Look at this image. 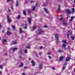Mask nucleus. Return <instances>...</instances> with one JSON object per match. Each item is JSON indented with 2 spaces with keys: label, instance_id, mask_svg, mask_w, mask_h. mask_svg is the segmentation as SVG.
I'll return each instance as SVG.
<instances>
[{
  "label": "nucleus",
  "instance_id": "nucleus-1",
  "mask_svg": "<svg viewBox=\"0 0 75 75\" xmlns=\"http://www.w3.org/2000/svg\"><path fill=\"white\" fill-rule=\"evenodd\" d=\"M54 35L55 36V38L56 39V42H59V41L58 40V38H59V37H58V35L57 34H55Z\"/></svg>",
  "mask_w": 75,
  "mask_h": 75
},
{
  "label": "nucleus",
  "instance_id": "nucleus-2",
  "mask_svg": "<svg viewBox=\"0 0 75 75\" xmlns=\"http://www.w3.org/2000/svg\"><path fill=\"white\" fill-rule=\"evenodd\" d=\"M19 58L20 59H21L22 58V57H21V55L23 54V52L21 50H20L19 53Z\"/></svg>",
  "mask_w": 75,
  "mask_h": 75
},
{
  "label": "nucleus",
  "instance_id": "nucleus-3",
  "mask_svg": "<svg viewBox=\"0 0 75 75\" xmlns=\"http://www.w3.org/2000/svg\"><path fill=\"white\" fill-rule=\"evenodd\" d=\"M7 18L8 23H11V19H10V18L8 15H7Z\"/></svg>",
  "mask_w": 75,
  "mask_h": 75
},
{
  "label": "nucleus",
  "instance_id": "nucleus-4",
  "mask_svg": "<svg viewBox=\"0 0 75 75\" xmlns=\"http://www.w3.org/2000/svg\"><path fill=\"white\" fill-rule=\"evenodd\" d=\"M66 11H67V13L68 14H71L72 12H71V11L69 9H66Z\"/></svg>",
  "mask_w": 75,
  "mask_h": 75
},
{
  "label": "nucleus",
  "instance_id": "nucleus-5",
  "mask_svg": "<svg viewBox=\"0 0 75 75\" xmlns=\"http://www.w3.org/2000/svg\"><path fill=\"white\" fill-rule=\"evenodd\" d=\"M43 33L44 31L42 29H40L38 31V34H42Z\"/></svg>",
  "mask_w": 75,
  "mask_h": 75
},
{
  "label": "nucleus",
  "instance_id": "nucleus-6",
  "mask_svg": "<svg viewBox=\"0 0 75 75\" xmlns=\"http://www.w3.org/2000/svg\"><path fill=\"white\" fill-rule=\"evenodd\" d=\"M63 25H64V26H67V23L66 21H64L62 23Z\"/></svg>",
  "mask_w": 75,
  "mask_h": 75
},
{
  "label": "nucleus",
  "instance_id": "nucleus-7",
  "mask_svg": "<svg viewBox=\"0 0 75 75\" xmlns=\"http://www.w3.org/2000/svg\"><path fill=\"white\" fill-rule=\"evenodd\" d=\"M6 42H7V40L4 39L2 40L3 44H4Z\"/></svg>",
  "mask_w": 75,
  "mask_h": 75
},
{
  "label": "nucleus",
  "instance_id": "nucleus-8",
  "mask_svg": "<svg viewBox=\"0 0 75 75\" xmlns=\"http://www.w3.org/2000/svg\"><path fill=\"white\" fill-rule=\"evenodd\" d=\"M38 68L39 69H41V68H42V63L39 64Z\"/></svg>",
  "mask_w": 75,
  "mask_h": 75
},
{
  "label": "nucleus",
  "instance_id": "nucleus-9",
  "mask_svg": "<svg viewBox=\"0 0 75 75\" xmlns=\"http://www.w3.org/2000/svg\"><path fill=\"white\" fill-rule=\"evenodd\" d=\"M64 66L63 67V69L64 70V69H65V68H66V67L65 66V65H67V63L65 62V63L64 64Z\"/></svg>",
  "mask_w": 75,
  "mask_h": 75
},
{
  "label": "nucleus",
  "instance_id": "nucleus-10",
  "mask_svg": "<svg viewBox=\"0 0 75 75\" xmlns=\"http://www.w3.org/2000/svg\"><path fill=\"white\" fill-rule=\"evenodd\" d=\"M66 46H67V44L66 43H63L62 45V47L63 48H66Z\"/></svg>",
  "mask_w": 75,
  "mask_h": 75
},
{
  "label": "nucleus",
  "instance_id": "nucleus-11",
  "mask_svg": "<svg viewBox=\"0 0 75 75\" xmlns=\"http://www.w3.org/2000/svg\"><path fill=\"white\" fill-rule=\"evenodd\" d=\"M31 18H28V23H29V24H31Z\"/></svg>",
  "mask_w": 75,
  "mask_h": 75
},
{
  "label": "nucleus",
  "instance_id": "nucleus-12",
  "mask_svg": "<svg viewBox=\"0 0 75 75\" xmlns=\"http://www.w3.org/2000/svg\"><path fill=\"white\" fill-rule=\"evenodd\" d=\"M64 58V57H60L59 58V61H63V58Z\"/></svg>",
  "mask_w": 75,
  "mask_h": 75
},
{
  "label": "nucleus",
  "instance_id": "nucleus-13",
  "mask_svg": "<svg viewBox=\"0 0 75 75\" xmlns=\"http://www.w3.org/2000/svg\"><path fill=\"white\" fill-rule=\"evenodd\" d=\"M70 34H71V33L70 32V31H69L67 32V36L68 38H69V35H70Z\"/></svg>",
  "mask_w": 75,
  "mask_h": 75
},
{
  "label": "nucleus",
  "instance_id": "nucleus-14",
  "mask_svg": "<svg viewBox=\"0 0 75 75\" xmlns=\"http://www.w3.org/2000/svg\"><path fill=\"white\" fill-rule=\"evenodd\" d=\"M17 43L16 41H12L11 42L12 44H16Z\"/></svg>",
  "mask_w": 75,
  "mask_h": 75
},
{
  "label": "nucleus",
  "instance_id": "nucleus-15",
  "mask_svg": "<svg viewBox=\"0 0 75 75\" xmlns=\"http://www.w3.org/2000/svg\"><path fill=\"white\" fill-rule=\"evenodd\" d=\"M19 33L20 34H21L23 33V30H22V29L21 28H19Z\"/></svg>",
  "mask_w": 75,
  "mask_h": 75
},
{
  "label": "nucleus",
  "instance_id": "nucleus-16",
  "mask_svg": "<svg viewBox=\"0 0 75 75\" xmlns=\"http://www.w3.org/2000/svg\"><path fill=\"white\" fill-rule=\"evenodd\" d=\"M22 26L25 29L27 28V25L23 24H22Z\"/></svg>",
  "mask_w": 75,
  "mask_h": 75
},
{
  "label": "nucleus",
  "instance_id": "nucleus-17",
  "mask_svg": "<svg viewBox=\"0 0 75 75\" xmlns=\"http://www.w3.org/2000/svg\"><path fill=\"white\" fill-rule=\"evenodd\" d=\"M71 13H72V14H74V13H75V9H74V8H72L71 9Z\"/></svg>",
  "mask_w": 75,
  "mask_h": 75
},
{
  "label": "nucleus",
  "instance_id": "nucleus-18",
  "mask_svg": "<svg viewBox=\"0 0 75 75\" xmlns=\"http://www.w3.org/2000/svg\"><path fill=\"white\" fill-rule=\"evenodd\" d=\"M12 27L13 31H15V30H16V27H15V26H14V25H12Z\"/></svg>",
  "mask_w": 75,
  "mask_h": 75
},
{
  "label": "nucleus",
  "instance_id": "nucleus-19",
  "mask_svg": "<svg viewBox=\"0 0 75 75\" xmlns=\"http://www.w3.org/2000/svg\"><path fill=\"white\" fill-rule=\"evenodd\" d=\"M31 63H32V66H34L35 65V63L34 62V61L32 60L31 61Z\"/></svg>",
  "mask_w": 75,
  "mask_h": 75
},
{
  "label": "nucleus",
  "instance_id": "nucleus-20",
  "mask_svg": "<svg viewBox=\"0 0 75 75\" xmlns=\"http://www.w3.org/2000/svg\"><path fill=\"white\" fill-rule=\"evenodd\" d=\"M7 35H11V33L10 32L8 31V30L7 33H6Z\"/></svg>",
  "mask_w": 75,
  "mask_h": 75
},
{
  "label": "nucleus",
  "instance_id": "nucleus-21",
  "mask_svg": "<svg viewBox=\"0 0 75 75\" xmlns=\"http://www.w3.org/2000/svg\"><path fill=\"white\" fill-rule=\"evenodd\" d=\"M64 52V51L63 50H59L58 51V53H62Z\"/></svg>",
  "mask_w": 75,
  "mask_h": 75
},
{
  "label": "nucleus",
  "instance_id": "nucleus-22",
  "mask_svg": "<svg viewBox=\"0 0 75 75\" xmlns=\"http://www.w3.org/2000/svg\"><path fill=\"white\" fill-rule=\"evenodd\" d=\"M23 63L22 62H21V64H20V66H19L18 67L19 68H20V67H23Z\"/></svg>",
  "mask_w": 75,
  "mask_h": 75
},
{
  "label": "nucleus",
  "instance_id": "nucleus-23",
  "mask_svg": "<svg viewBox=\"0 0 75 75\" xmlns=\"http://www.w3.org/2000/svg\"><path fill=\"white\" fill-rule=\"evenodd\" d=\"M70 58V57H68L66 59V61H67V62H68V61H69V60Z\"/></svg>",
  "mask_w": 75,
  "mask_h": 75
},
{
  "label": "nucleus",
  "instance_id": "nucleus-24",
  "mask_svg": "<svg viewBox=\"0 0 75 75\" xmlns=\"http://www.w3.org/2000/svg\"><path fill=\"white\" fill-rule=\"evenodd\" d=\"M75 17L74 16H72L70 19V21H72L73 20V19H74Z\"/></svg>",
  "mask_w": 75,
  "mask_h": 75
},
{
  "label": "nucleus",
  "instance_id": "nucleus-25",
  "mask_svg": "<svg viewBox=\"0 0 75 75\" xmlns=\"http://www.w3.org/2000/svg\"><path fill=\"white\" fill-rule=\"evenodd\" d=\"M18 1L17 0L16 4V7H17V6H18Z\"/></svg>",
  "mask_w": 75,
  "mask_h": 75
},
{
  "label": "nucleus",
  "instance_id": "nucleus-26",
  "mask_svg": "<svg viewBox=\"0 0 75 75\" xmlns=\"http://www.w3.org/2000/svg\"><path fill=\"white\" fill-rule=\"evenodd\" d=\"M30 45L28 44L26 47V48H28V49H29V48H30Z\"/></svg>",
  "mask_w": 75,
  "mask_h": 75
},
{
  "label": "nucleus",
  "instance_id": "nucleus-27",
  "mask_svg": "<svg viewBox=\"0 0 75 75\" xmlns=\"http://www.w3.org/2000/svg\"><path fill=\"white\" fill-rule=\"evenodd\" d=\"M60 5H58V11H61V10H60Z\"/></svg>",
  "mask_w": 75,
  "mask_h": 75
},
{
  "label": "nucleus",
  "instance_id": "nucleus-28",
  "mask_svg": "<svg viewBox=\"0 0 75 75\" xmlns=\"http://www.w3.org/2000/svg\"><path fill=\"white\" fill-rule=\"evenodd\" d=\"M43 9L45 10V13H48V11H47L46 8H43Z\"/></svg>",
  "mask_w": 75,
  "mask_h": 75
},
{
  "label": "nucleus",
  "instance_id": "nucleus-29",
  "mask_svg": "<svg viewBox=\"0 0 75 75\" xmlns=\"http://www.w3.org/2000/svg\"><path fill=\"white\" fill-rule=\"evenodd\" d=\"M62 41L63 42H64V43H65V44H68V43L67 42V41H66V40H62Z\"/></svg>",
  "mask_w": 75,
  "mask_h": 75
},
{
  "label": "nucleus",
  "instance_id": "nucleus-30",
  "mask_svg": "<svg viewBox=\"0 0 75 75\" xmlns=\"http://www.w3.org/2000/svg\"><path fill=\"white\" fill-rule=\"evenodd\" d=\"M17 48L15 47L13 49V51H15V50H17Z\"/></svg>",
  "mask_w": 75,
  "mask_h": 75
},
{
  "label": "nucleus",
  "instance_id": "nucleus-31",
  "mask_svg": "<svg viewBox=\"0 0 75 75\" xmlns=\"http://www.w3.org/2000/svg\"><path fill=\"white\" fill-rule=\"evenodd\" d=\"M36 28H37V26H34L33 27V30H35V29H36Z\"/></svg>",
  "mask_w": 75,
  "mask_h": 75
},
{
  "label": "nucleus",
  "instance_id": "nucleus-32",
  "mask_svg": "<svg viewBox=\"0 0 75 75\" xmlns=\"http://www.w3.org/2000/svg\"><path fill=\"white\" fill-rule=\"evenodd\" d=\"M20 17H21V16L20 15H18L17 17V19H20Z\"/></svg>",
  "mask_w": 75,
  "mask_h": 75
},
{
  "label": "nucleus",
  "instance_id": "nucleus-33",
  "mask_svg": "<svg viewBox=\"0 0 75 75\" xmlns=\"http://www.w3.org/2000/svg\"><path fill=\"white\" fill-rule=\"evenodd\" d=\"M59 20L60 21H63V18L62 17L60 18Z\"/></svg>",
  "mask_w": 75,
  "mask_h": 75
},
{
  "label": "nucleus",
  "instance_id": "nucleus-34",
  "mask_svg": "<svg viewBox=\"0 0 75 75\" xmlns=\"http://www.w3.org/2000/svg\"><path fill=\"white\" fill-rule=\"evenodd\" d=\"M27 11L29 14H30V9H27Z\"/></svg>",
  "mask_w": 75,
  "mask_h": 75
},
{
  "label": "nucleus",
  "instance_id": "nucleus-35",
  "mask_svg": "<svg viewBox=\"0 0 75 75\" xmlns=\"http://www.w3.org/2000/svg\"><path fill=\"white\" fill-rule=\"evenodd\" d=\"M23 14L25 15V16H26V13H25V11H23Z\"/></svg>",
  "mask_w": 75,
  "mask_h": 75
},
{
  "label": "nucleus",
  "instance_id": "nucleus-36",
  "mask_svg": "<svg viewBox=\"0 0 75 75\" xmlns=\"http://www.w3.org/2000/svg\"><path fill=\"white\" fill-rule=\"evenodd\" d=\"M24 52L25 53H27V50L26 49H25L24 50Z\"/></svg>",
  "mask_w": 75,
  "mask_h": 75
},
{
  "label": "nucleus",
  "instance_id": "nucleus-37",
  "mask_svg": "<svg viewBox=\"0 0 75 75\" xmlns=\"http://www.w3.org/2000/svg\"><path fill=\"white\" fill-rule=\"evenodd\" d=\"M35 6L34 7L32 8V10L34 11V10H35Z\"/></svg>",
  "mask_w": 75,
  "mask_h": 75
},
{
  "label": "nucleus",
  "instance_id": "nucleus-38",
  "mask_svg": "<svg viewBox=\"0 0 75 75\" xmlns=\"http://www.w3.org/2000/svg\"><path fill=\"white\" fill-rule=\"evenodd\" d=\"M3 66L2 65H0V68L1 69H3Z\"/></svg>",
  "mask_w": 75,
  "mask_h": 75
},
{
  "label": "nucleus",
  "instance_id": "nucleus-39",
  "mask_svg": "<svg viewBox=\"0 0 75 75\" xmlns=\"http://www.w3.org/2000/svg\"><path fill=\"white\" fill-rule=\"evenodd\" d=\"M74 39H75V37H72V40H74Z\"/></svg>",
  "mask_w": 75,
  "mask_h": 75
},
{
  "label": "nucleus",
  "instance_id": "nucleus-40",
  "mask_svg": "<svg viewBox=\"0 0 75 75\" xmlns=\"http://www.w3.org/2000/svg\"><path fill=\"white\" fill-rule=\"evenodd\" d=\"M47 4H48V3H47L46 4H45L44 5V6H47Z\"/></svg>",
  "mask_w": 75,
  "mask_h": 75
},
{
  "label": "nucleus",
  "instance_id": "nucleus-41",
  "mask_svg": "<svg viewBox=\"0 0 75 75\" xmlns=\"http://www.w3.org/2000/svg\"><path fill=\"white\" fill-rule=\"evenodd\" d=\"M24 68L25 69H27V67L26 66H24Z\"/></svg>",
  "mask_w": 75,
  "mask_h": 75
},
{
  "label": "nucleus",
  "instance_id": "nucleus-42",
  "mask_svg": "<svg viewBox=\"0 0 75 75\" xmlns=\"http://www.w3.org/2000/svg\"><path fill=\"white\" fill-rule=\"evenodd\" d=\"M50 54H51V52H49L47 53V54L49 55H50Z\"/></svg>",
  "mask_w": 75,
  "mask_h": 75
},
{
  "label": "nucleus",
  "instance_id": "nucleus-43",
  "mask_svg": "<svg viewBox=\"0 0 75 75\" xmlns=\"http://www.w3.org/2000/svg\"><path fill=\"white\" fill-rule=\"evenodd\" d=\"M40 50H41V49H42V46L40 47Z\"/></svg>",
  "mask_w": 75,
  "mask_h": 75
},
{
  "label": "nucleus",
  "instance_id": "nucleus-44",
  "mask_svg": "<svg viewBox=\"0 0 75 75\" xmlns=\"http://www.w3.org/2000/svg\"><path fill=\"white\" fill-rule=\"evenodd\" d=\"M48 57L49 58V59H51V57L49 56H48Z\"/></svg>",
  "mask_w": 75,
  "mask_h": 75
},
{
  "label": "nucleus",
  "instance_id": "nucleus-45",
  "mask_svg": "<svg viewBox=\"0 0 75 75\" xmlns=\"http://www.w3.org/2000/svg\"><path fill=\"white\" fill-rule=\"evenodd\" d=\"M52 69H54V70H55V68H54V67H52Z\"/></svg>",
  "mask_w": 75,
  "mask_h": 75
},
{
  "label": "nucleus",
  "instance_id": "nucleus-46",
  "mask_svg": "<svg viewBox=\"0 0 75 75\" xmlns=\"http://www.w3.org/2000/svg\"><path fill=\"white\" fill-rule=\"evenodd\" d=\"M68 48L69 49H70V48H71V47L70 46H68Z\"/></svg>",
  "mask_w": 75,
  "mask_h": 75
},
{
  "label": "nucleus",
  "instance_id": "nucleus-47",
  "mask_svg": "<svg viewBox=\"0 0 75 75\" xmlns=\"http://www.w3.org/2000/svg\"><path fill=\"white\" fill-rule=\"evenodd\" d=\"M44 28H47V26H44Z\"/></svg>",
  "mask_w": 75,
  "mask_h": 75
},
{
  "label": "nucleus",
  "instance_id": "nucleus-48",
  "mask_svg": "<svg viewBox=\"0 0 75 75\" xmlns=\"http://www.w3.org/2000/svg\"><path fill=\"white\" fill-rule=\"evenodd\" d=\"M41 54H42V53L41 52H40L39 53V55H41Z\"/></svg>",
  "mask_w": 75,
  "mask_h": 75
},
{
  "label": "nucleus",
  "instance_id": "nucleus-49",
  "mask_svg": "<svg viewBox=\"0 0 75 75\" xmlns=\"http://www.w3.org/2000/svg\"><path fill=\"white\" fill-rule=\"evenodd\" d=\"M31 3H32L33 1H30Z\"/></svg>",
  "mask_w": 75,
  "mask_h": 75
},
{
  "label": "nucleus",
  "instance_id": "nucleus-50",
  "mask_svg": "<svg viewBox=\"0 0 75 75\" xmlns=\"http://www.w3.org/2000/svg\"><path fill=\"white\" fill-rule=\"evenodd\" d=\"M7 55V54L6 53H5L4 54V55Z\"/></svg>",
  "mask_w": 75,
  "mask_h": 75
},
{
  "label": "nucleus",
  "instance_id": "nucleus-51",
  "mask_svg": "<svg viewBox=\"0 0 75 75\" xmlns=\"http://www.w3.org/2000/svg\"><path fill=\"white\" fill-rule=\"evenodd\" d=\"M22 75H25V74H24V73H22Z\"/></svg>",
  "mask_w": 75,
  "mask_h": 75
},
{
  "label": "nucleus",
  "instance_id": "nucleus-52",
  "mask_svg": "<svg viewBox=\"0 0 75 75\" xmlns=\"http://www.w3.org/2000/svg\"><path fill=\"white\" fill-rule=\"evenodd\" d=\"M11 0H7V1H11Z\"/></svg>",
  "mask_w": 75,
  "mask_h": 75
},
{
  "label": "nucleus",
  "instance_id": "nucleus-53",
  "mask_svg": "<svg viewBox=\"0 0 75 75\" xmlns=\"http://www.w3.org/2000/svg\"><path fill=\"white\" fill-rule=\"evenodd\" d=\"M11 11L10 10L8 9V11H9V12H10Z\"/></svg>",
  "mask_w": 75,
  "mask_h": 75
},
{
  "label": "nucleus",
  "instance_id": "nucleus-54",
  "mask_svg": "<svg viewBox=\"0 0 75 75\" xmlns=\"http://www.w3.org/2000/svg\"><path fill=\"white\" fill-rule=\"evenodd\" d=\"M4 30H2V33H3V32H4Z\"/></svg>",
  "mask_w": 75,
  "mask_h": 75
},
{
  "label": "nucleus",
  "instance_id": "nucleus-55",
  "mask_svg": "<svg viewBox=\"0 0 75 75\" xmlns=\"http://www.w3.org/2000/svg\"><path fill=\"white\" fill-rule=\"evenodd\" d=\"M29 60H31V59L30 58H29Z\"/></svg>",
  "mask_w": 75,
  "mask_h": 75
},
{
  "label": "nucleus",
  "instance_id": "nucleus-56",
  "mask_svg": "<svg viewBox=\"0 0 75 75\" xmlns=\"http://www.w3.org/2000/svg\"><path fill=\"white\" fill-rule=\"evenodd\" d=\"M1 28V25H0V28Z\"/></svg>",
  "mask_w": 75,
  "mask_h": 75
},
{
  "label": "nucleus",
  "instance_id": "nucleus-57",
  "mask_svg": "<svg viewBox=\"0 0 75 75\" xmlns=\"http://www.w3.org/2000/svg\"><path fill=\"white\" fill-rule=\"evenodd\" d=\"M34 53H35V54H37V52H35Z\"/></svg>",
  "mask_w": 75,
  "mask_h": 75
},
{
  "label": "nucleus",
  "instance_id": "nucleus-58",
  "mask_svg": "<svg viewBox=\"0 0 75 75\" xmlns=\"http://www.w3.org/2000/svg\"><path fill=\"white\" fill-rule=\"evenodd\" d=\"M0 74H1V71H0Z\"/></svg>",
  "mask_w": 75,
  "mask_h": 75
},
{
  "label": "nucleus",
  "instance_id": "nucleus-59",
  "mask_svg": "<svg viewBox=\"0 0 75 75\" xmlns=\"http://www.w3.org/2000/svg\"><path fill=\"white\" fill-rule=\"evenodd\" d=\"M74 3H75V1H74Z\"/></svg>",
  "mask_w": 75,
  "mask_h": 75
},
{
  "label": "nucleus",
  "instance_id": "nucleus-60",
  "mask_svg": "<svg viewBox=\"0 0 75 75\" xmlns=\"http://www.w3.org/2000/svg\"><path fill=\"white\" fill-rule=\"evenodd\" d=\"M70 69H72V67H71V68H70Z\"/></svg>",
  "mask_w": 75,
  "mask_h": 75
},
{
  "label": "nucleus",
  "instance_id": "nucleus-61",
  "mask_svg": "<svg viewBox=\"0 0 75 75\" xmlns=\"http://www.w3.org/2000/svg\"><path fill=\"white\" fill-rule=\"evenodd\" d=\"M72 75H74V74H72Z\"/></svg>",
  "mask_w": 75,
  "mask_h": 75
},
{
  "label": "nucleus",
  "instance_id": "nucleus-62",
  "mask_svg": "<svg viewBox=\"0 0 75 75\" xmlns=\"http://www.w3.org/2000/svg\"><path fill=\"white\" fill-rule=\"evenodd\" d=\"M52 50H53V49H52Z\"/></svg>",
  "mask_w": 75,
  "mask_h": 75
}]
</instances>
